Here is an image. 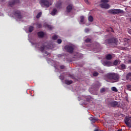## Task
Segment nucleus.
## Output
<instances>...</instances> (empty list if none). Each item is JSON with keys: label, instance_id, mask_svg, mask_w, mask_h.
I'll use <instances>...</instances> for the list:
<instances>
[{"label": "nucleus", "instance_id": "obj_1", "mask_svg": "<svg viewBox=\"0 0 131 131\" xmlns=\"http://www.w3.org/2000/svg\"><path fill=\"white\" fill-rule=\"evenodd\" d=\"M75 48V46L73 45H67L64 46V49L68 53L70 54H72L73 52H74V49Z\"/></svg>", "mask_w": 131, "mask_h": 131}, {"label": "nucleus", "instance_id": "obj_2", "mask_svg": "<svg viewBox=\"0 0 131 131\" xmlns=\"http://www.w3.org/2000/svg\"><path fill=\"white\" fill-rule=\"evenodd\" d=\"M12 14L14 17H16L17 19H22V18H23V16H22V15L21 14V12L18 10H14Z\"/></svg>", "mask_w": 131, "mask_h": 131}, {"label": "nucleus", "instance_id": "obj_3", "mask_svg": "<svg viewBox=\"0 0 131 131\" xmlns=\"http://www.w3.org/2000/svg\"><path fill=\"white\" fill-rule=\"evenodd\" d=\"M108 79H109L110 82H115V74L108 73L106 75Z\"/></svg>", "mask_w": 131, "mask_h": 131}, {"label": "nucleus", "instance_id": "obj_4", "mask_svg": "<svg viewBox=\"0 0 131 131\" xmlns=\"http://www.w3.org/2000/svg\"><path fill=\"white\" fill-rule=\"evenodd\" d=\"M40 3L41 7H43V6H45L46 8L50 7V2L47 0H41Z\"/></svg>", "mask_w": 131, "mask_h": 131}, {"label": "nucleus", "instance_id": "obj_5", "mask_svg": "<svg viewBox=\"0 0 131 131\" xmlns=\"http://www.w3.org/2000/svg\"><path fill=\"white\" fill-rule=\"evenodd\" d=\"M125 123L129 126V127H131V117H126L124 119Z\"/></svg>", "mask_w": 131, "mask_h": 131}, {"label": "nucleus", "instance_id": "obj_6", "mask_svg": "<svg viewBox=\"0 0 131 131\" xmlns=\"http://www.w3.org/2000/svg\"><path fill=\"white\" fill-rule=\"evenodd\" d=\"M20 3V0H13L12 1H9L8 5L10 7H13L16 5V4H19Z\"/></svg>", "mask_w": 131, "mask_h": 131}, {"label": "nucleus", "instance_id": "obj_7", "mask_svg": "<svg viewBox=\"0 0 131 131\" xmlns=\"http://www.w3.org/2000/svg\"><path fill=\"white\" fill-rule=\"evenodd\" d=\"M100 7L102 8V9H108L110 8V5L107 3H102L100 4Z\"/></svg>", "mask_w": 131, "mask_h": 131}, {"label": "nucleus", "instance_id": "obj_8", "mask_svg": "<svg viewBox=\"0 0 131 131\" xmlns=\"http://www.w3.org/2000/svg\"><path fill=\"white\" fill-rule=\"evenodd\" d=\"M106 43H108L110 45V43H115V38H112L111 39H108L105 40Z\"/></svg>", "mask_w": 131, "mask_h": 131}, {"label": "nucleus", "instance_id": "obj_9", "mask_svg": "<svg viewBox=\"0 0 131 131\" xmlns=\"http://www.w3.org/2000/svg\"><path fill=\"white\" fill-rule=\"evenodd\" d=\"M37 35L39 38H42L45 36V33L43 32H38L37 33Z\"/></svg>", "mask_w": 131, "mask_h": 131}, {"label": "nucleus", "instance_id": "obj_10", "mask_svg": "<svg viewBox=\"0 0 131 131\" xmlns=\"http://www.w3.org/2000/svg\"><path fill=\"white\" fill-rule=\"evenodd\" d=\"M89 119L90 120V121H91V122H93V123H95V122L98 121V119L93 117H90Z\"/></svg>", "mask_w": 131, "mask_h": 131}, {"label": "nucleus", "instance_id": "obj_11", "mask_svg": "<svg viewBox=\"0 0 131 131\" xmlns=\"http://www.w3.org/2000/svg\"><path fill=\"white\" fill-rule=\"evenodd\" d=\"M72 11V5H70L67 7V12L68 13H70Z\"/></svg>", "mask_w": 131, "mask_h": 131}, {"label": "nucleus", "instance_id": "obj_12", "mask_svg": "<svg viewBox=\"0 0 131 131\" xmlns=\"http://www.w3.org/2000/svg\"><path fill=\"white\" fill-rule=\"evenodd\" d=\"M103 63L106 66H111L112 65V62L108 60H105L103 61Z\"/></svg>", "mask_w": 131, "mask_h": 131}, {"label": "nucleus", "instance_id": "obj_13", "mask_svg": "<svg viewBox=\"0 0 131 131\" xmlns=\"http://www.w3.org/2000/svg\"><path fill=\"white\" fill-rule=\"evenodd\" d=\"M62 6V2L61 1H58L56 4V8L60 9Z\"/></svg>", "mask_w": 131, "mask_h": 131}, {"label": "nucleus", "instance_id": "obj_14", "mask_svg": "<svg viewBox=\"0 0 131 131\" xmlns=\"http://www.w3.org/2000/svg\"><path fill=\"white\" fill-rule=\"evenodd\" d=\"M112 58H113L112 55L110 54H108L105 55V59L106 60H112Z\"/></svg>", "mask_w": 131, "mask_h": 131}, {"label": "nucleus", "instance_id": "obj_15", "mask_svg": "<svg viewBox=\"0 0 131 131\" xmlns=\"http://www.w3.org/2000/svg\"><path fill=\"white\" fill-rule=\"evenodd\" d=\"M115 107L121 108V107H122V104L120 103V102L115 101Z\"/></svg>", "mask_w": 131, "mask_h": 131}, {"label": "nucleus", "instance_id": "obj_16", "mask_svg": "<svg viewBox=\"0 0 131 131\" xmlns=\"http://www.w3.org/2000/svg\"><path fill=\"white\" fill-rule=\"evenodd\" d=\"M64 83H66V84H67L68 85H69L70 84H72V83H73V81L66 80L64 81Z\"/></svg>", "mask_w": 131, "mask_h": 131}, {"label": "nucleus", "instance_id": "obj_17", "mask_svg": "<svg viewBox=\"0 0 131 131\" xmlns=\"http://www.w3.org/2000/svg\"><path fill=\"white\" fill-rule=\"evenodd\" d=\"M115 14H123V10L115 9Z\"/></svg>", "mask_w": 131, "mask_h": 131}, {"label": "nucleus", "instance_id": "obj_18", "mask_svg": "<svg viewBox=\"0 0 131 131\" xmlns=\"http://www.w3.org/2000/svg\"><path fill=\"white\" fill-rule=\"evenodd\" d=\"M119 78H120V75L118 74H115V82H117V81H118L119 80Z\"/></svg>", "mask_w": 131, "mask_h": 131}, {"label": "nucleus", "instance_id": "obj_19", "mask_svg": "<svg viewBox=\"0 0 131 131\" xmlns=\"http://www.w3.org/2000/svg\"><path fill=\"white\" fill-rule=\"evenodd\" d=\"M126 69V66H125V64H121L119 67V69Z\"/></svg>", "mask_w": 131, "mask_h": 131}, {"label": "nucleus", "instance_id": "obj_20", "mask_svg": "<svg viewBox=\"0 0 131 131\" xmlns=\"http://www.w3.org/2000/svg\"><path fill=\"white\" fill-rule=\"evenodd\" d=\"M56 13H57V10L54 8L53 9L51 12V15H52V16H55Z\"/></svg>", "mask_w": 131, "mask_h": 131}, {"label": "nucleus", "instance_id": "obj_21", "mask_svg": "<svg viewBox=\"0 0 131 131\" xmlns=\"http://www.w3.org/2000/svg\"><path fill=\"white\" fill-rule=\"evenodd\" d=\"M108 13L110 14H113L115 15V9H111L108 11Z\"/></svg>", "mask_w": 131, "mask_h": 131}, {"label": "nucleus", "instance_id": "obj_22", "mask_svg": "<svg viewBox=\"0 0 131 131\" xmlns=\"http://www.w3.org/2000/svg\"><path fill=\"white\" fill-rule=\"evenodd\" d=\"M88 20L90 22H93V21H94V17H93V16L90 15L88 17Z\"/></svg>", "mask_w": 131, "mask_h": 131}, {"label": "nucleus", "instance_id": "obj_23", "mask_svg": "<svg viewBox=\"0 0 131 131\" xmlns=\"http://www.w3.org/2000/svg\"><path fill=\"white\" fill-rule=\"evenodd\" d=\"M130 40H131L130 39H128V38H124L123 40L124 42H126V43H128V42H129Z\"/></svg>", "mask_w": 131, "mask_h": 131}, {"label": "nucleus", "instance_id": "obj_24", "mask_svg": "<svg viewBox=\"0 0 131 131\" xmlns=\"http://www.w3.org/2000/svg\"><path fill=\"white\" fill-rule=\"evenodd\" d=\"M46 48V47L43 45H42L41 47H40V50L41 51V52L42 53H43V52H45V48Z\"/></svg>", "mask_w": 131, "mask_h": 131}, {"label": "nucleus", "instance_id": "obj_25", "mask_svg": "<svg viewBox=\"0 0 131 131\" xmlns=\"http://www.w3.org/2000/svg\"><path fill=\"white\" fill-rule=\"evenodd\" d=\"M42 13L41 12H39L38 13V14H37V15L36 16V18L37 19H39V18H40V17H41V15H42Z\"/></svg>", "mask_w": 131, "mask_h": 131}, {"label": "nucleus", "instance_id": "obj_26", "mask_svg": "<svg viewBox=\"0 0 131 131\" xmlns=\"http://www.w3.org/2000/svg\"><path fill=\"white\" fill-rule=\"evenodd\" d=\"M52 39L56 40V39H58V36L57 35H54L52 36Z\"/></svg>", "mask_w": 131, "mask_h": 131}, {"label": "nucleus", "instance_id": "obj_27", "mask_svg": "<svg viewBox=\"0 0 131 131\" xmlns=\"http://www.w3.org/2000/svg\"><path fill=\"white\" fill-rule=\"evenodd\" d=\"M33 26H30L29 28V32H32L33 31Z\"/></svg>", "mask_w": 131, "mask_h": 131}, {"label": "nucleus", "instance_id": "obj_28", "mask_svg": "<svg viewBox=\"0 0 131 131\" xmlns=\"http://www.w3.org/2000/svg\"><path fill=\"white\" fill-rule=\"evenodd\" d=\"M110 105L111 106H112V107H115V101H114L113 102H111L110 103Z\"/></svg>", "mask_w": 131, "mask_h": 131}, {"label": "nucleus", "instance_id": "obj_29", "mask_svg": "<svg viewBox=\"0 0 131 131\" xmlns=\"http://www.w3.org/2000/svg\"><path fill=\"white\" fill-rule=\"evenodd\" d=\"M101 2L103 4H107V3H109V0H101Z\"/></svg>", "mask_w": 131, "mask_h": 131}, {"label": "nucleus", "instance_id": "obj_30", "mask_svg": "<svg viewBox=\"0 0 131 131\" xmlns=\"http://www.w3.org/2000/svg\"><path fill=\"white\" fill-rule=\"evenodd\" d=\"M80 19H81L80 22H81V23H83V21H84V16H80Z\"/></svg>", "mask_w": 131, "mask_h": 131}, {"label": "nucleus", "instance_id": "obj_31", "mask_svg": "<svg viewBox=\"0 0 131 131\" xmlns=\"http://www.w3.org/2000/svg\"><path fill=\"white\" fill-rule=\"evenodd\" d=\"M126 86H127V89L128 90V91H131V85L127 84Z\"/></svg>", "mask_w": 131, "mask_h": 131}, {"label": "nucleus", "instance_id": "obj_32", "mask_svg": "<svg viewBox=\"0 0 131 131\" xmlns=\"http://www.w3.org/2000/svg\"><path fill=\"white\" fill-rule=\"evenodd\" d=\"M98 75H99V73L97 72H94L93 73V76H98Z\"/></svg>", "mask_w": 131, "mask_h": 131}, {"label": "nucleus", "instance_id": "obj_33", "mask_svg": "<svg viewBox=\"0 0 131 131\" xmlns=\"http://www.w3.org/2000/svg\"><path fill=\"white\" fill-rule=\"evenodd\" d=\"M37 28H41L42 27V25H41L40 24H37Z\"/></svg>", "mask_w": 131, "mask_h": 131}, {"label": "nucleus", "instance_id": "obj_34", "mask_svg": "<svg viewBox=\"0 0 131 131\" xmlns=\"http://www.w3.org/2000/svg\"><path fill=\"white\" fill-rule=\"evenodd\" d=\"M105 92H106V89H105V88H102L100 90V93H105Z\"/></svg>", "mask_w": 131, "mask_h": 131}, {"label": "nucleus", "instance_id": "obj_35", "mask_svg": "<svg viewBox=\"0 0 131 131\" xmlns=\"http://www.w3.org/2000/svg\"><path fill=\"white\" fill-rule=\"evenodd\" d=\"M84 31H85V32H86V33H89V32H90V29L85 28L84 29Z\"/></svg>", "mask_w": 131, "mask_h": 131}, {"label": "nucleus", "instance_id": "obj_36", "mask_svg": "<svg viewBox=\"0 0 131 131\" xmlns=\"http://www.w3.org/2000/svg\"><path fill=\"white\" fill-rule=\"evenodd\" d=\"M92 39L90 38H87L85 40V42H91Z\"/></svg>", "mask_w": 131, "mask_h": 131}, {"label": "nucleus", "instance_id": "obj_37", "mask_svg": "<svg viewBox=\"0 0 131 131\" xmlns=\"http://www.w3.org/2000/svg\"><path fill=\"white\" fill-rule=\"evenodd\" d=\"M117 64H120V61L118 60H115V65H117Z\"/></svg>", "mask_w": 131, "mask_h": 131}, {"label": "nucleus", "instance_id": "obj_38", "mask_svg": "<svg viewBox=\"0 0 131 131\" xmlns=\"http://www.w3.org/2000/svg\"><path fill=\"white\" fill-rule=\"evenodd\" d=\"M57 43H62V40L61 39H57Z\"/></svg>", "mask_w": 131, "mask_h": 131}, {"label": "nucleus", "instance_id": "obj_39", "mask_svg": "<svg viewBox=\"0 0 131 131\" xmlns=\"http://www.w3.org/2000/svg\"><path fill=\"white\" fill-rule=\"evenodd\" d=\"M47 28H48V29H49L50 30H52V26L51 25H48Z\"/></svg>", "mask_w": 131, "mask_h": 131}, {"label": "nucleus", "instance_id": "obj_40", "mask_svg": "<svg viewBox=\"0 0 131 131\" xmlns=\"http://www.w3.org/2000/svg\"><path fill=\"white\" fill-rule=\"evenodd\" d=\"M131 76V73H129L127 75V77H130Z\"/></svg>", "mask_w": 131, "mask_h": 131}, {"label": "nucleus", "instance_id": "obj_41", "mask_svg": "<svg viewBox=\"0 0 131 131\" xmlns=\"http://www.w3.org/2000/svg\"><path fill=\"white\" fill-rule=\"evenodd\" d=\"M86 101H87V102H90L91 101V98H87L86 99Z\"/></svg>", "mask_w": 131, "mask_h": 131}, {"label": "nucleus", "instance_id": "obj_42", "mask_svg": "<svg viewBox=\"0 0 131 131\" xmlns=\"http://www.w3.org/2000/svg\"><path fill=\"white\" fill-rule=\"evenodd\" d=\"M60 69H64V68H65V66H60Z\"/></svg>", "mask_w": 131, "mask_h": 131}, {"label": "nucleus", "instance_id": "obj_43", "mask_svg": "<svg viewBox=\"0 0 131 131\" xmlns=\"http://www.w3.org/2000/svg\"><path fill=\"white\" fill-rule=\"evenodd\" d=\"M112 91H113V92H115V86L112 87Z\"/></svg>", "mask_w": 131, "mask_h": 131}, {"label": "nucleus", "instance_id": "obj_44", "mask_svg": "<svg viewBox=\"0 0 131 131\" xmlns=\"http://www.w3.org/2000/svg\"><path fill=\"white\" fill-rule=\"evenodd\" d=\"M84 1L85 3L86 4H87L88 5H89V0H84Z\"/></svg>", "mask_w": 131, "mask_h": 131}, {"label": "nucleus", "instance_id": "obj_45", "mask_svg": "<svg viewBox=\"0 0 131 131\" xmlns=\"http://www.w3.org/2000/svg\"><path fill=\"white\" fill-rule=\"evenodd\" d=\"M45 54H46V55H50V53H49L48 52H45Z\"/></svg>", "mask_w": 131, "mask_h": 131}, {"label": "nucleus", "instance_id": "obj_46", "mask_svg": "<svg viewBox=\"0 0 131 131\" xmlns=\"http://www.w3.org/2000/svg\"><path fill=\"white\" fill-rule=\"evenodd\" d=\"M94 131H103V130H100L99 129H96L94 130Z\"/></svg>", "mask_w": 131, "mask_h": 131}, {"label": "nucleus", "instance_id": "obj_47", "mask_svg": "<svg viewBox=\"0 0 131 131\" xmlns=\"http://www.w3.org/2000/svg\"><path fill=\"white\" fill-rule=\"evenodd\" d=\"M128 32L129 33V34H131V29L129 30Z\"/></svg>", "mask_w": 131, "mask_h": 131}, {"label": "nucleus", "instance_id": "obj_48", "mask_svg": "<svg viewBox=\"0 0 131 131\" xmlns=\"http://www.w3.org/2000/svg\"><path fill=\"white\" fill-rule=\"evenodd\" d=\"M115 92L116 93H117V92H118V90H117V89L115 88Z\"/></svg>", "mask_w": 131, "mask_h": 131}, {"label": "nucleus", "instance_id": "obj_49", "mask_svg": "<svg viewBox=\"0 0 131 131\" xmlns=\"http://www.w3.org/2000/svg\"><path fill=\"white\" fill-rule=\"evenodd\" d=\"M117 131H122V129H118Z\"/></svg>", "mask_w": 131, "mask_h": 131}, {"label": "nucleus", "instance_id": "obj_50", "mask_svg": "<svg viewBox=\"0 0 131 131\" xmlns=\"http://www.w3.org/2000/svg\"><path fill=\"white\" fill-rule=\"evenodd\" d=\"M128 63H131V59L128 60Z\"/></svg>", "mask_w": 131, "mask_h": 131}, {"label": "nucleus", "instance_id": "obj_51", "mask_svg": "<svg viewBox=\"0 0 131 131\" xmlns=\"http://www.w3.org/2000/svg\"><path fill=\"white\" fill-rule=\"evenodd\" d=\"M121 92V90H120L118 91V93H120Z\"/></svg>", "mask_w": 131, "mask_h": 131}, {"label": "nucleus", "instance_id": "obj_52", "mask_svg": "<svg viewBox=\"0 0 131 131\" xmlns=\"http://www.w3.org/2000/svg\"><path fill=\"white\" fill-rule=\"evenodd\" d=\"M115 42H117V39H115Z\"/></svg>", "mask_w": 131, "mask_h": 131}, {"label": "nucleus", "instance_id": "obj_53", "mask_svg": "<svg viewBox=\"0 0 131 131\" xmlns=\"http://www.w3.org/2000/svg\"><path fill=\"white\" fill-rule=\"evenodd\" d=\"M113 64L114 65H115V61H114Z\"/></svg>", "mask_w": 131, "mask_h": 131}, {"label": "nucleus", "instance_id": "obj_54", "mask_svg": "<svg viewBox=\"0 0 131 131\" xmlns=\"http://www.w3.org/2000/svg\"><path fill=\"white\" fill-rule=\"evenodd\" d=\"M111 31H113V29H111Z\"/></svg>", "mask_w": 131, "mask_h": 131}, {"label": "nucleus", "instance_id": "obj_55", "mask_svg": "<svg viewBox=\"0 0 131 131\" xmlns=\"http://www.w3.org/2000/svg\"><path fill=\"white\" fill-rule=\"evenodd\" d=\"M61 79H62V80H63V78H62Z\"/></svg>", "mask_w": 131, "mask_h": 131}, {"label": "nucleus", "instance_id": "obj_56", "mask_svg": "<svg viewBox=\"0 0 131 131\" xmlns=\"http://www.w3.org/2000/svg\"><path fill=\"white\" fill-rule=\"evenodd\" d=\"M124 45H126V43H125V44H124Z\"/></svg>", "mask_w": 131, "mask_h": 131}, {"label": "nucleus", "instance_id": "obj_57", "mask_svg": "<svg viewBox=\"0 0 131 131\" xmlns=\"http://www.w3.org/2000/svg\"><path fill=\"white\" fill-rule=\"evenodd\" d=\"M124 45H126V43H125V44H124Z\"/></svg>", "mask_w": 131, "mask_h": 131}]
</instances>
